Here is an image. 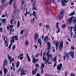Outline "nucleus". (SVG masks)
Segmentation results:
<instances>
[{"instance_id":"f257e3e1","label":"nucleus","mask_w":76,"mask_h":76,"mask_svg":"<svg viewBox=\"0 0 76 76\" xmlns=\"http://www.w3.org/2000/svg\"><path fill=\"white\" fill-rule=\"evenodd\" d=\"M25 66H23L19 69V71L20 72L21 71L20 75L23 76V75L24 76L26 75V74L25 73H27V71L26 70H23L25 69Z\"/></svg>"},{"instance_id":"f03ea898","label":"nucleus","mask_w":76,"mask_h":76,"mask_svg":"<svg viewBox=\"0 0 76 76\" xmlns=\"http://www.w3.org/2000/svg\"><path fill=\"white\" fill-rule=\"evenodd\" d=\"M64 10H61V12L60 14V15H59V20H61L62 19H63V13H64Z\"/></svg>"},{"instance_id":"7ed1b4c3","label":"nucleus","mask_w":76,"mask_h":76,"mask_svg":"<svg viewBox=\"0 0 76 76\" xmlns=\"http://www.w3.org/2000/svg\"><path fill=\"white\" fill-rule=\"evenodd\" d=\"M75 18V16H72L69 19H67V22L69 23H71L72 22V19Z\"/></svg>"},{"instance_id":"20e7f679","label":"nucleus","mask_w":76,"mask_h":76,"mask_svg":"<svg viewBox=\"0 0 76 76\" xmlns=\"http://www.w3.org/2000/svg\"><path fill=\"white\" fill-rule=\"evenodd\" d=\"M75 54V52L74 51H71L69 53V55L71 56V57L73 58H74V54Z\"/></svg>"},{"instance_id":"39448f33","label":"nucleus","mask_w":76,"mask_h":76,"mask_svg":"<svg viewBox=\"0 0 76 76\" xmlns=\"http://www.w3.org/2000/svg\"><path fill=\"white\" fill-rule=\"evenodd\" d=\"M61 67H62V63H61L58 65L57 66V70L59 71L61 69Z\"/></svg>"},{"instance_id":"423d86ee","label":"nucleus","mask_w":76,"mask_h":76,"mask_svg":"<svg viewBox=\"0 0 76 76\" xmlns=\"http://www.w3.org/2000/svg\"><path fill=\"white\" fill-rule=\"evenodd\" d=\"M38 34L36 33L34 34V41L36 42L37 39H38Z\"/></svg>"},{"instance_id":"0eeeda50","label":"nucleus","mask_w":76,"mask_h":76,"mask_svg":"<svg viewBox=\"0 0 76 76\" xmlns=\"http://www.w3.org/2000/svg\"><path fill=\"white\" fill-rule=\"evenodd\" d=\"M3 63L4 64L3 67H5V66H6V65L8 64L7 61V59H5Z\"/></svg>"},{"instance_id":"6e6552de","label":"nucleus","mask_w":76,"mask_h":76,"mask_svg":"<svg viewBox=\"0 0 76 76\" xmlns=\"http://www.w3.org/2000/svg\"><path fill=\"white\" fill-rule=\"evenodd\" d=\"M51 43L49 42H47V44L48 46V51H50V47H51Z\"/></svg>"},{"instance_id":"1a4fd4ad","label":"nucleus","mask_w":76,"mask_h":76,"mask_svg":"<svg viewBox=\"0 0 76 76\" xmlns=\"http://www.w3.org/2000/svg\"><path fill=\"white\" fill-rule=\"evenodd\" d=\"M63 47V43L62 42V43L59 45V50L60 51H61Z\"/></svg>"},{"instance_id":"9d476101","label":"nucleus","mask_w":76,"mask_h":76,"mask_svg":"<svg viewBox=\"0 0 76 76\" xmlns=\"http://www.w3.org/2000/svg\"><path fill=\"white\" fill-rule=\"evenodd\" d=\"M15 30V29H10V34H12V35H14V33H13V32H14V31Z\"/></svg>"},{"instance_id":"9b49d317","label":"nucleus","mask_w":76,"mask_h":76,"mask_svg":"<svg viewBox=\"0 0 76 76\" xmlns=\"http://www.w3.org/2000/svg\"><path fill=\"white\" fill-rule=\"evenodd\" d=\"M6 19H2L1 20V23L2 25H4V24H5L6 23Z\"/></svg>"},{"instance_id":"f8f14e48","label":"nucleus","mask_w":76,"mask_h":76,"mask_svg":"<svg viewBox=\"0 0 76 76\" xmlns=\"http://www.w3.org/2000/svg\"><path fill=\"white\" fill-rule=\"evenodd\" d=\"M65 55H66V58L67 59V60H69V53H68L65 52Z\"/></svg>"},{"instance_id":"ddd939ff","label":"nucleus","mask_w":76,"mask_h":76,"mask_svg":"<svg viewBox=\"0 0 76 76\" xmlns=\"http://www.w3.org/2000/svg\"><path fill=\"white\" fill-rule=\"evenodd\" d=\"M3 68H4V74H6L7 73L8 70H7V69L5 67H3Z\"/></svg>"},{"instance_id":"4468645a","label":"nucleus","mask_w":76,"mask_h":76,"mask_svg":"<svg viewBox=\"0 0 76 76\" xmlns=\"http://www.w3.org/2000/svg\"><path fill=\"white\" fill-rule=\"evenodd\" d=\"M38 42H39V44L40 45V48H41V46H42V42H41V40L38 39Z\"/></svg>"},{"instance_id":"2eb2a0df","label":"nucleus","mask_w":76,"mask_h":76,"mask_svg":"<svg viewBox=\"0 0 76 76\" xmlns=\"http://www.w3.org/2000/svg\"><path fill=\"white\" fill-rule=\"evenodd\" d=\"M13 7L14 8V11H16V2H14L13 4Z\"/></svg>"},{"instance_id":"dca6fc26","label":"nucleus","mask_w":76,"mask_h":76,"mask_svg":"<svg viewBox=\"0 0 76 76\" xmlns=\"http://www.w3.org/2000/svg\"><path fill=\"white\" fill-rule=\"evenodd\" d=\"M13 38H15V39L16 41H18V36L17 35L13 36Z\"/></svg>"},{"instance_id":"f3484780","label":"nucleus","mask_w":76,"mask_h":76,"mask_svg":"<svg viewBox=\"0 0 76 76\" xmlns=\"http://www.w3.org/2000/svg\"><path fill=\"white\" fill-rule=\"evenodd\" d=\"M50 58H48L47 60H46V61H45V64H47L48 62L50 61Z\"/></svg>"},{"instance_id":"a211bd4d","label":"nucleus","mask_w":76,"mask_h":76,"mask_svg":"<svg viewBox=\"0 0 76 76\" xmlns=\"http://www.w3.org/2000/svg\"><path fill=\"white\" fill-rule=\"evenodd\" d=\"M7 57H8V58L10 61H11L12 58V56H10L9 54H8Z\"/></svg>"},{"instance_id":"6ab92c4d","label":"nucleus","mask_w":76,"mask_h":76,"mask_svg":"<svg viewBox=\"0 0 76 76\" xmlns=\"http://www.w3.org/2000/svg\"><path fill=\"white\" fill-rule=\"evenodd\" d=\"M72 22L74 23H76V17L73 19Z\"/></svg>"},{"instance_id":"aec40b11","label":"nucleus","mask_w":76,"mask_h":76,"mask_svg":"<svg viewBox=\"0 0 76 76\" xmlns=\"http://www.w3.org/2000/svg\"><path fill=\"white\" fill-rule=\"evenodd\" d=\"M45 3L46 4V5H49V4H50V1L47 0L46 1Z\"/></svg>"},{"instance_id":"412c9836","label":"nucleus","mask_w":76,"mask_h":76,"mask_svg":"<svg viewBox=\"0 0 76 76\" xmlns=\"http://www.w3.org/2000/svg\"><path fill=\"white\" fill-rule=\"evenodd\" d=\"M56 58H57V56H55L52 59V61H53V62H56Z\"/></svg>"},{"instance_id":"4be33fe9","label":"nucleus","mask_w":76,"mask_h":76,"mask_svg":"<svg viewBox=\"0 0 76 76\" xmlns=\"http://www.w3.org/2000/svg\"><path fill=\"white\" fill-rule=\"evenodd\" d=\"M33 6V9L34 10H37V6L34 5Z\"/></svg>"},{"instance_id":"5701e85b","label":"nucleus","mask_w":76,"mask_h":76,"mask_svg":"<svg viewBox=\"0 0 76 76\" xmlns=\"http://www.w3.org/2000/svg\"><path fill=\"white\" fill-rule=\"evenodd\" d=\"M58 41H57L56 40H53V44L55 45L57 44H58Z\"/></svg>"},{"instance_id":"b1692460","label":"nucleus","mask_w":76,"mask_h":76,"mask_svg":"<svg viewBox=\"0 0 76 76\" xmlns=\"http://www.w3.org/2000/svg\"><path fill=\"white\" fill-rule=\"evenodd\" d=\"M75 11H74L73 12H72V13H71L70 14H69V16H73L75 14Z\"/></svg>"},{"instance_id":"393cba45","label":"nucleus","mask_w":76,"mask_h":76,"mask_svg":"<svg viewBox=\"0 0 76 76\" xmlns=\"http://www.w3.org/2000/svg\"><path fill=\"white\" fill-rule=\"evenodd\" d=\"M14 1V0H10L9 2V5H10V4H12V2H13V1Z\"/></svg>"},{"instance_id":"a878e982","label":"nucleus","mask_w":76,"mask_h":76,"mask_svg":"<svg viewBox=\"0 0 76 76\" xmlns=\"http://www.w3.org/2000/svg\"><path fill=\"white\" fill-rule=\"evenodd\" d=\"M23 53H21L20 55L18 56V58H19L20 57H23Z\"/></svg>"},{"instance_id":"bb28decb","label":"nucleus","mask_w":76,"mask_h":76,"mask_svg":"<svg viewBox=\"0 0 76 76\" xmlns=\"http://www.w3.org/2000/svg\"><path fill=\"white\" fill-rule=\"evenodd\" d=\"M61 1L62 5V6H65V3H64V0H62V1Z\"/></svg>"},{"instance_id":"cd10ccee","label":"nucleus","mask_w":76,"mask_h":76,"mask_svg":"<svg viewBox=\"0 0 76 76\" xmlns=\"http://www.w3.org/2000/svg\"><path fill=\"white\" fill-rule=\"evenodd\" d=\"M35 57L33 56V63H35Z\"/></svg>"},{"instance_id":"c85d7f7f","label":"nucleus","mask_w":76,"mask_h":76,"mask_svg":"<svg viewBox=\"0 0 76 76\" xmlns=\"http://www.w3.org/2000/svg\"><path fill=\"white\" fill-rule=\"evenodd\" d=\"M48 56V58H49V57H52V56H53V55H52V54H49L48 55H47Z\"/></svg>"},{"instance_id":"c756f323","label":"nucleus","mask_w":76,"mask_h":76,"mask_svg":"<svg viewBox=\"0 0 76 76\" xmlns=\"http://www.w3.org/2000/svg\"><path fill=\"white\" fill-rule=\"evenodd\" d=\"M42 67L41 69H43L44 67H45V65H44V63H43L42 64Z\"/></svg>"},{"instance_id":"7c9ffc66","label":"nucleus","mask_w":76,"mask_h":76,"mask_svg":"<svg viewBox=\"0 0 76 76\" xmlns=\"http://www.w3.org/2000/svg\"><path fill=\"white\" fill-rule=\"evenodd\" d=\"M14 41L15 39H14V38H13L11 40V43H13V42H14Z\"/></svg>"},{"instance_id":"2f4dec72","label":"nucleus","mask_w":76,"mask_h":76,"mask_svg":"<svg viewBox=\"0 0 76 76\" xmlns=\"http://www.w3.org/2000/svg\"><path fill=\"white\" fill-rule=\"evenodd\" d=\"M21 3L22 5H23L24 4H25V1H24V0H21Z\"/></svg>"},{"instance_id":"473e14b6","label":"nucleus","mask_w":76,"mask_h":76,"mask_svg":"<svg viewBox=\"0 0 76 76\" xmlns=\"http://www.w3.org/2000/svg\"><path fill=\"white\" fill-rule=\"evenodd\" d=\"M73 26H71L70 29H69V30H70V32L71 34H72V29H73Z\"/></svg>"},{"instance_id":"72a5a7b5","label":"nucleus","mask_w":76,"mask_h":76,"mask_svg":"<svg viewBox=\"0 0 76 76\" xmlns=\"http://www.w3.org/2000/svg\"><path fill=\"white\" fill-rule=\"evenodd\" d=\"M19 25H20V22L19 21H18L17 23V27L18 28H19Z\"/></svg>"},{"instance_id":"f704fd0d","label":"nucleus","mask_w":76,"mask_h":76,"mask_svg":"<svg viewBox=\"0 0 76 76\" xmlns=\"http://www.w3.org/2000/svg\"><path fill=\"white\" fill-rule=\"evenodd\" d=\"M48 36H45L44 38V41H46V40H47V39L48 38Z\"/></svg>"},{"instance_id":"c9c22d12","label":"nucleus","mask_w":76,"mask_h":76,"mask_svg":"<svg viewBox=\"0 0 76 76\" xmlns=\"http://www.w3.org/2000/svg\"><path fill=\"white\" fill-rule=\"evenodd\" d=\"M15 48H16V45H14L12 46L13 51H14V50H15Z\"/></svg>"},{"instance_id":"e433bc0d","label":"nucleus","mask_w":76,"mask_h":76,"mask_svg":"<svg viewBox=\"0 0 76 76\" xmlns=\"http://www.w3.org/2000/svg\"><path fill=\"white\" fill-rule=\"evenodd\" d=\"M33 16L34 17H35L36 16V13H35V12L34 11L33 12Z\"/></svg>"},{"instance_id":"4c0bfd02","label":"nucleus","mask_w":76,"mask_h":76,"mask_svg":"<svg viewBox=\"0 0 76 76\" xmlns=\"http://www.w3.org/2000/svg\"><path fill=\"white\" fill-rule=\"evenodd\" d=\"M29 45V42L28 41H26V45L27 46Z\"/></svg>"},{"instance_id":"58836bf2","label":"nucleus","mask_w":76,"mask_h":76,"mask_svg":"<svg viewBox=\"0 0 76 76\" xmlns=\"http://www.w3.org/2000/svg\"><path fill=\"white\" fill-rule=\"evenodd\" d=\"M4 43H6L5 45L7 47H8V45H9V44L7 43V41L6 42H4Z\"/></svg>"},{"instance_id":"ea45409f","label":"nucleus","mask_w":76,"mask_h":76,"mask_svg":"<svg viewBox=\"0 0 76 76\" xmlns=\"http://www.w3.org/2000/svg\"><path fill=\"white\" fill-rule=\"evenodd\" d=\"M32 75H35V71L34 70H33L32 71Z\"/></svg>"},{"instance_id":"a19ab883","label":"nucleus","mask_w":76,"mask_h":76,"mask_svg":"<svg viewBox=\"0 0 76 76\" xmlns=\"http://www.w3.org/2000/svg\"><path fill=\"white\" fill-rule=\"evenodd\" d=\"M56 50H57V49H58V44H56Z\"/></svg>"},{"instance_id":"79ce46f5","label":"nucleus","mask_w":76,"mask_h":76,"mask_svg":"<svg viewBox=\"0 0 76 76\" xmlns=\"http://www.w3.org/2000/svg\"><path fill=\"white\" fill-rule=\"evenodd\" d=\"M27 58L28 61H29V62H30L31 61V58H30L29 56L28 57H27Z\"/></svg>"},{"instance_id":"37998d69","label":"nucleus","mask_w":76,"mask_h":76,"mask_svg":"<svg viewBox=\"0 0 76 76\" xmlns=\"http://www.w3.org/2000/svg\"><path fill=\"white\" fill-rule=\"evenodd\" d=\"M23 31H24L22 30L20 32V34L21 35H23Z\"/></svg>"},{"instance_id":"c03bdc74","label":"nucleus","mask_w":76,"mask_h":76,"mask_svg":"<svg viewBox=\"0 0 76 76\" xmlns=\"http://www.w3.org/2000/svg\"><path fill=\"white\" fill-rule=\"evenodd\" d=\"M57 62H55L54 64V67H55L56 66V65L57 64Z\"/></svg>"},{"instance_id":"a18cd8bd","label":"nucleus","mask_w":76,"mask_h":76,"mask_svg":"<svg viewBox=\"0 0 76 76\" xmlns=\"http://www.w3.org/2000/svg\"><path fill=\"white\" fill-rule=\"evenodd\" d=\"M49 0L52 3H53V4H54V0Z\"/></svg>"},{"instance_id":"49530a36","label":"nucleus","mask_w":76,"mask_h":76,"mask_svg":"<svg viewBox=\"0 0 76 76\" xmlns=\"http://www.w3.org/2000/svg\"><path fill=\"white\" fill-rule=\"evenodd\" d=\"M39 65L38 64H37L35 65V67H36L38 68L39 67Z\"/></svg>"},{"instance_id":"de8ad7c7","label":"nucleus","mask_w":76,"mask_h":76,"mask_svg":"<svg viewBox=\"0 0 76 76\" xmlns=\"http://www.w3.org/2000/svg\"><path fill=\"white\" fill-rule=\"evenodd\" d=\"M45 26L46 27V29H48L49 28V26H48V25H45Z\"/></svg>"},{"instance_id":"09e8293b","label":"nucleus","mask_w":76,"mask_h":76,"mask_svg":"<svg viewBox=\"0 0 76 76\" xmlns=\"http://www.w3.org/2000/svg\"><path fill=\"white\" fill-rule=\"evenodd\" d=\"M63 42V41L62 42H60V41H59L58 42V45H60H60L61 44H62Z\"/></svg>"},{"instance_id":"8fccbe9b","label":"nucleus","mask_w":76,"mask_h":76,"mask_svg":"<svg viewBox=\"0 0 76 76\" xmlns=\"http://www.w3.org/2000/svg\"><path fill=\"white\" fill-rule=\"evenodd\" d=\"M69 73V72H65V76H67V75H68V73Z\"/></svg>"},{"instance_id":"3c124183","label":"nucleus","mask_w":76,"mask_h":76,"mask_svg":"<svg viewBox=\"0 0 76 76\" xmlns=\"http://www.w3.org/2000/svg\"><path fill=\"white\" fill-rule=\"evenodd\" d=\"M43 60H44V61H45V60H47V59L43 56Z\"/></svg>"},{"instance_id":"603ef678","label":"nucleus","mask_w":76,"mask_h":76,"mask_svg":"<svg viewBox=\"0 0 76 76\" xmlns=\"http://www.w3.org/2000/svg\"><path fill=\"white\" fill-rule=\"evenodd\" d=\"M59 32H60V28H58V31L56 32V33H59Z\"/></svg>"},{"instance_id":"864d4df0","label":"nucleus","mask_w":76,"mask_h":76,"mask_svg":"<svg viewBox=\"0 0 76 76\" xmlns=\"http://www.w3.org/2000/svg\"><path fill=\"white\" fill-rule=\"evenodd\" d=\"M20 60H22L23 58V56H20Z\"/></svg>"},{"instance_id":"5fc2aeb1","label":"nucleus","mask_w":76,"mask_h":76,"mask_svg":"<svg viewBox=\"0 0 76 76\" xmlns=\"http://www.w3.org/2000/svg\"><path fill=\"white\" fill-rule=\"evenodd\" d=\"M56 26L58 29L59 28V26H58V23H56Z\"/></svg>"},{"instance_id":"6e6d98bb","label":"nucleus","mask_w":76,"mask_h":76,"mask_svg":"<svg viewBox=\"0 0 76 76\" xmlns=\"http://www.w3.org/2000/svg\"><path fill=\"white\" fill-rule=\"evenodd\" d=\"M72 50H74L75 49V47L73 46H72L71 47Z\"/></svg>"},{"instance_id":"4d7b16f0","label":"nucleus","mask_w":76,"mask_h":76,"mask_svg":"<svg viewBox=\"0 0 76 76\" xmlns=\"http://www.w3.org/2000/svg\"><path fill=\"white\" fill-rule=\"evenodd\" d=\"M49 53H50V50H48L47 53L46 54V55L48 56V55H49Z\"/></svg>"},{"instance_id":"13d9d810","label":"nucleus","mask_w":76,"mask_h":76,"mask_svg":"<svg viewBox=\"0 0 76 76\" xmlns=\"http://www.w3.org/2000/svg\"><path fill=\"white\" fill-rule=\"evenodd\" d=\"M13 19H12L11 20V21H10V22H11V24H12V23H13Z\"/></svg>"},{"instance_id":"bf43d9fd","label":"nucleus","mask_w":76,"mask_h":76,"mask_svg":"<svg viewBox=\"0 0 76 76\" xmlns=\"http://www.w3.org/2000/svg\"><path fill=\"white\" fill-rule=\"evenodd\" d=\"M10 28H11V29H12V28H13V26L12 25H10Z\"/></svg>"},{"instance_id":"052dcab7","label":"nucleus","mask_w":76,"mask_h":76,"mask_svg":"<svg viewBox=\"0 0 76 76\" xmlns=\"http://www.w3.org/2000/svg\"><path fill=\"white\" fill-rule=\"evenodd\" d=\"M62 28H66V25H62Z\"/></svg>"},{"instance_id":"680f3d73","label":"nucleus","mask_w":76,"mask_h":76,"mask_svg":"<svg viewBox=\"0 0 76 76\" xmlns=\"http://www.w3.org/2000/svg\"><path fill=\"white\" fill-rule=\"evenodd\" d=\"M68 1H69V0H64V2L65 3H68Z\"/></svg>"},{"instance_id":"e2e57ef3","label":"nucleus","mask_w":76,"mask_h":76,"mask_svg":"<svg viewBox=\"0 0 76 76\" xmlns=\"http://www.w3.org/2000/svg\"><path fill=\"white\" fill-rule=\"evenodd\" d=\"M41 70H42V71H41V73H44L43 68H41Z\"/></svg>"},{"instance_id":"0e129e2a","label":"nucleus","mask_w":76,"mask_h":76,"mask_svg":"<svg viewBox=\"0 0 76 76\" xmlns=\"http://www.w3.org/2000/svg\"><path fill=\"white\" fill-rule=\"evenodd\" d=\"M41 76V74L39 73H37V74L36 75V76Z\"/></svg>"},{"instance_id":"69168bd1","label":"nucleus","mask_w":76,"mask_h":76,"mask_svg":"<svg viewBox=\"0 0 76 76\" xmlns=\"http://www.w3.org/2000/svg\"><path fill=\"white\" fill-rule=\"evenodd\" d=\"M36 4V3L34 1V2L33 3L32 6H36V5H35Z\"/></svg>"},{"instance_id":"338daca9","label":"nucleus","mask_w":76,"mask_h":76,"mask_svg":"<svg viewBox=\"0 0 76 76\" xmlns=\"http://www.w3.org/2000/svg\"><path fill=\"white\" fill-rule=\"evenodd\" d=\"M3 7V4H2L1 5V6L0 7V9H1V8H2V7Z\"/></svg>"},{"instance_id":"774afa93","label":"nucleus","mask_w":76,"mask_h":76,"mask_svg":"<svg viewBox=\"0 0 76 76\" xmlns=\"http://www.w3.org/2000/svg\"><path fill=\"white\" fill-rule=\"evenodd\" d=\"M34 47L35 48V49H37V45H34Z\"/></svg>"}]
</instances>
